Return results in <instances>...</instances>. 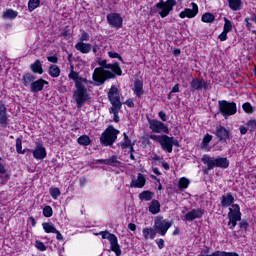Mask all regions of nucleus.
<instances>
[{
	"label": "nucleus",
	"instance_id": "nucleus-31",
	"mask_svg": "<svg viewBox=\"0 0 256 256\" xmlns=\"http://www.w3.org/2000/svg\"><path fill=\"white\" fill-rule=\"evenodd\" d=\"M228 3L232 11H240L242 5L241 0H228Z\"/></svg>",
	"mask_w": 256,
	"mask_h": 256
},
{
	"label": "nucleus",
	"instance_id": "nucleus-26",
	"mask_svg": "<svg viewBox=\"0 0 256 256\" xmlns=\"http://www.w3.org/2000/svg\"><path fill=\"white\" fill-rule=\"evenodd\" d=\"M149 211L152 215H157L161 211V204L157 200H152L149 206Z\"/></svg>",
	"mask_w": 256,
	"mask_h": 256
},
{
	"label": "nucleus",
	"instance_id": "nucleus-48",
	"mask_svg": "<svg viewBox=\"0 0 256 256\" xmlns=\"http://www.w3.org/2000/svg\"><path fill=\"white\" fill-rule=\"evenodd\" d=\"M120 110L121 108H117L116 111L113 110V107L110 108V113H113L115 123H119V115L117 114L119 113Z\"/></svg>",
	"mask_w": 256,
	"mask_h": 256
},
{
	"label": "nucleus",
	"instance_id": "nucleus-29",
	"mask_svg": "<svg viewBox=\"0 0 256 256\" xmlns=\"http://www.w3.org/2000/svg\"><path fill=\"white\" fill-rule=\"evenodd\" d=\"M48 73L51 77H54V79H57V77L61 75V69L57 65H51L49 67Z\"/></svg>",
	"mask_w": 256,
	"mask_h": 256
},
{
	"label": "nucleus",
	"instance_id": "nucleus-30",
	"mask_svg": "<svg viewBox=\"0 0 256 256\" xmlns=\"http://www.w3.org/2000/svg\"><path fill=\"white\" fill-rule=\"evenodd\" d=\"M31 69L33 73H38L39 75H43V65L41 64V61L36 60L35 63L31 65Z\"/></svg>",
	"mask_w": 256,
	"mask_h": 256
},
{
	"label": "nucleus",
	"instance_id": "nucleus-57",
	"mask_svg": "<svg viewBox=\"0 0 256 256\" xmlns=\"http://www.w3.org/2000/svg\"><path fill=\"white\" fill-rule=\"evenodd\" d=\"M222 256H239V254L236 253V252H225V251H222Z\"/></svg>",
	"mask_w": 256,
	"mask_h": 256
},
{
	"label": "nucleus",
	"instance_id": "nucleus-46",
	"mask_svg": "<svg viewBox=\"0 0 256 256\" xmlns=\"http://www.w3.org/2000/svg\"><path fill=\"white\" fill-rule=\"evenodd\" d=\"M44 217H53V208L51 206H45L43 209Z\"/></svg>",
	"mask_w": 256,
	"mask_h": 256
},
{
	"label": "nucleus",
	"instance_id": "nucleus-1",
	"mask_svg": "<svg viewBox=\"0 0 256 256\" xmlns=\"http://www.w3.org/2000/svg\"><path fill=\"white\" fill-rule=\"evenodd\" d=\"M98 65H100V67L95 68L92 76L93 81L97 86L103 85V83L109 79H115V75H123L121 66H119V63L117 62L113 64H107V60L99 58Z\"/></svg>",
	"mask_w": 256,
	"mask_h": 256
},
{
	"label": "nucleus",
	"instance_id": "nucleus-27",
	"mask_svg": "<svg viewBox=\"0 0 256 256\" xmlns=\"http://www.w3.org/2000/svg\"><path fill=\"white\" fill-rule=\"evenodd\" d=\"M235 201V198H233V195L227 194L222 196L221 205L222 207H230V205H233V202Z\"/></svg>",
	"mask_w": 256,
	"mask_h": 256
},
{
	"label": "nucleus",
	"instance_id": "nucleus-8",
	"mask_svg": "<svg viewBox=\"0 0 256 256\" xmlns=\"http://www.w3.org/2000/svg\"><path fill=\"white\" fill-rule=\"evenodd\" d=\"M98 235H101L102 239H108L111 251H113L116 256H121V246L119 245V241L117 240V236H115V234H111L109 231H101L98 233Z\"/></svg>",
	"mask_w": 256,
	"mask_h": 256
},
{
	"label": "nucleus",
	"instance_id": "nucleus-53",
	"mask_svg": "<svg viewBox=\"0 0 256 256\" xmlns=\"http://www.w3.org/2000/svg\"><path fill=\"white\" fill-rule=\"evenodd\" d=\"M47 60H48L50 63H58L59 58H57V56H48V57H47Z\"/></svg>",
	"mask_w": 256,
	"mask_h": 256
},
{
	"label": "nucleus",
	"instance_id": "nucleus-32",
	"mask_svg": "<svg viewBox=\"0 0 256 256\" xmlns=\"http://www.w3.org/2000/svg\"><path fill=\"white\" fill-rule=\"evenodd\" d=\"M140 201H151L153 199V192L146 190L139 194Z\"/></svg>",
	"mask_w": 256,
	"mask_h": 256
},
{
	"label": "nucleus",
	"instance_id": "nucleus-39",
	"mask_svg": "<svg viewBox=\"0 0 256 256\" xmlns=\"http://www.w3.org/2000/svg\"><path fill=\"white\" fill-rule=\"evenodd\" d=\"M124 142L121 143L122 149H128V147H131L133 144H131V139H129V136L127 133H123Z\"/></svg>",
	"mask_w": 256,
	"mask_h": 256
},
{
	"label": "nucleus",
	"instance_id": "nucleus-64",
	"mask_svg": "<svg viewBox=\"0 0 256 256\" xmlns=\"http://www.w3.org/2000/svg\"><path fill=\"white\" fill-rule=\"evenodd\" d=\"M128 228L130 229V231H135V229H137V226L133 223L128 224Z\"/></svg>",
	"mask_w": 256,
	"mask_h": 256
},
{
	"label": "nucleus",
	"instance_id": "nucleus-61",
	"mask_svg": "<svg viewBox=\"0 0 256 256\" xmlns=\"http://www.w3.org/2000/svg\"><path fill=\"white\" fill-rule=\"evenodd\" d=\"M245 23H246L247 29H251V27H253V24L250 23V19L249 18H245Z\"/></svg>",
	"mask_w": 256,
	"mask_h": 256
},
{
	"label": "nucleus",
	"instance_id": "nucleus-20",
	"mask_svg": "<svg viewBox=\"0 0 256 256\" xmlns=\"http://www.w3.org/2000/svg\"><path fill=\"white\" fill-rule=\"evenodd\" d=\"M0 125L7 127L9 125V116L7 115V108L5 104L0 102Z\"/></svg>",
	"mask_w": 256,
	"mask_h": 256
},
{
	"label": "nucleus",
	"instance_id": "nucleus-49",
	"mask_svg": "<svg viewBox=\"0 0 256 256\" xmlns=\"http://www.w3.org/2000/svg\"><path fill=\"white\" fill-rule=\"evenodd\" d=\"M108 55L111 59H119V61H123V57H121L117 52H108Z\"/></svg>",
	"mask_w": 256,
	"mask_h": 256
},
{
	"label": "nucleus",
	"instance_id": "nucleus-41",
	"mask_svg": "<svg viewBox=\"0 0 256 256\" xmlns=\"http://www.w3.org/2000/svg\"><path fill=\"white\" fill-rule=\"evenodd\" d=\"M224 28H223V31L225 33H229L231 31H233V24L230 22L229 19H227L226 17H224Z\"/></svg>",
	"mask_w": 256,
	"mask_h": 256
},
{
	"label": "nucleus",
	"instance_id": "nucleus-54",
	"mask_svg": "<svg viewBox=\"0 0 256 256\" xmlns=\"http://www.w3.org/2000/svg\"><path fill=\"white\" fill-rule=\"evenodd\" d=\"M247 227H249L247 221L243 220L240 222V229H244V231H247Z\"/></svg>",
	"mask_w": 256,
	"mask_h": 256
},
{
	"label": "nucleus",
	"instance_id": "nucleus-59",
	"mask_svg": "<svg viewBox=\"0 0 256 256\" xmlns=\"http://www.w3.org/2000/svg\"><path fill=\"white\" fill-rule=\"evenodd\" d=\"M54 233L56 234V239L58 241H63V235L61 234V232H59V230H56Z\"/></svg>",
	"mask_w": 256,
	"mask_h": 256
},
{
	"label": "nucleus",
	"instance_id": "nucleus-13",
	"mask_svg": "<svg viewBox=\"0 0 256 256\" xmlns=\"http://www.w3.org/2000/svg\"><path fill=\"white\" fill-rule=\"evenodd\" d=\"M106 19L109 26L114 27V29H121L123 27V17L118 13L107 14Z\"/></svg>",
	"mask_w": 256,
	"mask_h": 256
},
{
	"label": "nucleus",
	"instance_id": "nucleus-37",
	"mask_svg": "<svg viewBox=\"0 0 256 256\" xmlns=\"http://www.w3.org/2000/svg\"><path fill=\"white\" fill-rule=\"evenodd\" d=\"M42 227H43L45 233H55V231L57 230L53 224L48 223V222H44L42 224Z\"/></svg>",
	"mask_w": 256,
	"mask_h": 256
},
{
	"label": "nucleus",
	"instance_id": "nucleus-55",
	"mask_svg": "<svg viewBox=\"0 0 256 256\" xmlns=\"http://www.w3.org/2000/svg\"><path fill=\"white\" fill-rule=\"evenodd\" d=\"M156 243H157L159 249H163V247H165V240H163L161 238L158 241H156Z\"/></svg>",
	"mask_w": 256,
	"mask_h": 256
},
{
	"label": "nucleus",
	"instance_id": "nucleus-4",
	"mask_svg": "<svg viewBox=\"0 0 256 256\" xmlns=\"http://www.w3.org/2000/svg\"><path fill=\"white\" fill-rule=\"evenodd\" d=\"M86 85L89 84H78V86H76V90L74 91L73 99L76 101L78 109H81V107H83V105L90 99Z\"/></svg>",
	"mask_w": 256,
	"mask_h": 256
},
{
	"label": "nucleus",
	"instance_id": "nucleus-6",
	"mask_svg": "<svg viewBox=\"0 0 256 256\" xmlns=\"http://www.w3.org/2000/svg\"><path fill=\"white\" fill-rule=\"evenodd\" d=\"M218 109L221 115L227 119L237 113V104L235 102H228L227 100H220L218 102Z\"/></svg>",
	"mask_w": 256,
	"mask_h": 256
},
{
	"label": "nucleus",
	"instance_id": "nucleus-58",
	"mask_svg": "<svg viewBox=\"0 0 256 256\" xmlns=\"http://www.w3.org/2000/svg\"><path fill=\"white\" fill-rule=\"evenodd\" d=\"M158 115H159L161 121H167V114H165V112L160 111Z\"/></svg>",
	"mask_w": 256,
	"mask_h": 256
},
{
	"label": "nucleus",
	"instance_id": "nucleus-25",
	"mask_svg": "<svg viewBox=\"0 0 256 256\" xmlns=\"http://www.w3.org/2000/svg\"><path fill=\"white\" fill-rule=\"evenodd\" d=\"M217 137L220 138V141H225V139H229V131L225 129V127L220 126L216 130Z\"/></svg>",
	"mask_w": 256,
	"mask_h": 256
},
{
	"label": "nucleus",
	"instance_id": "nucleus-11",
	"mask_svg": "<svg viewBox=\"0 0 256 256\" xmlns=\"http://www.w3.org/2000/svg\"><path fill=\"white\" fill-rule=\"evenodd\" d=\"M108 99L113 107V111H117V109H121V95L119 94V89L112 86L108 92Z\"/></svg>",
	"mask_w": 256,
	"mask_h": 256
},
{
	"label": "nucleus",
	"instance_id": "nucleus-36",
	"mask_svg": "<svg viewBox=\"0 0 256 256\" xmlns=\"http://www.w3.org/2000/svg\"><path fill=\"white\" fill-rule=\"evenodd\" d=\"M79 145H83L84 147H87V145H91V138L87 135H82L78 138Z\"/></svg>",
	"mask_w": 256,
	"mask_h": 256
},
{
	"label": "nucleus",
	"instance_id": "nucleus-42",
	"mask_svg": "<svg viewBox=\"0 0 256 256\" xmlns=\"http://www.w3.org/2000/svg\"><path fill=\"white\" fill-rule=\"evenodd\" d=\"M189 179L183 177V178H180L179 182H178V187L179 189H187V187H189Z\"/></svg>",
	"mask_w": 256,
	"mask_h": 256
},
{
	"label": "nucleus",
	"instance_id": "nucleus-35",
	"mask_svg": "<svg viewBox=\"0 0 256 256\" xmlns=\"http://www.w3.org/2000/svg\"><path fill=\"white\" fill-rule=\"evenodd\" d=\"M242 109L248 115H253L255 113V107H253V105H251V103H249V102H245L242 105Z\"/></svg>",
	"mask_w": 256,
	"mask_h": 256
},
{
	"label": "nucleus",
	"instance_id": "nucleus-9",
	"mask_svg": "<svg viewBox=\"0 0 256 256\" xmlns=\"http://www.w3.org/2000/svg\"><path fill=\"white\" fill-rule=\"evenodd\" d=\"M177 5V1L175 0H167L166 2L163 0H160L156 4L157 13H159L160 17L164 19V17H167L171 11H173V7Z\"/></svg>",
	"mask_w": 256,
	"mask_h": 256
},
{
	"label": "nucleus",
	"instance_id": "nucleus-15",
	"mask_svg": "<svg viewBox=\"0 0 256 256\" xmlns=\"http://www.w3.org/2000/svg\"><path fill=\"white\" fill-rule=\"evenodd\" d=\"M28 151L32 153L34 159H37L38 161H41L45 159V157H47V150L45 149V146H43V144L41 143H38L34 150L28 149Z\"/></svg>",
	"mask_w": 256,
	"mask_h": 256
},
{
	"label": "nucleus",
	"instance_id": "nucleus-23",
	"mask_svg": "<svg viewBox=\"0 0 256 256\" xmlns=\"http://www.w3.org/2000/svg\"><path fill=\"white\" fill-rule=\"evenodd\" d=\"M142 234L144 239L147 241V239H155V235H157V231L155 228H143Z\"/></svg>",
	"mask_w": 256,
	"mask_h": 256
},
{
	"label": "nucleus",
	"instance_id": "nucleus-19",
	"mask_svg": "<svg viewBox=\"0 0 256 256\" xmlns=\"http://www.w3.org/2000/svg\"><path fill=\"white\" fill-rule=\"evenodd\" d=\"M146 183L147 178H145V175L138 173L137 179L131 181L130 187L134 189H143Z\"/></svg>",
	"mask_w": 256,
	"mask_h": 256
},
{
	"label": "nucleus",
	"instance_id": "nucleus-51",
	"mask_svg": "<svg viewBox=\"0 0 256 256\" xmlns=\"http://www.w3.org/2000/svg\"><path fill=\"white\" fill-rule=\"evenodd\" d=\"M89 39H90L89 33L83 32L80 37V43H83V41H89Z\"/></svg>",
	"mask_w": 256,
	"mask_h": 256
},
{
	"label": "nucleus",
	"instance_id": "nucleus-44",
	"mask_svg": "<svg viewBox=\"0 0 256 256\" xmlns=\"http://www.w3.org/2000/svg\"><path fill=\"white\" fill-rule=\"evenodd\" d=\"M246 126L248 128V131H250L251 133H253V131H255L256 129V120L255 119H251L246 123Z\"/></svg>",
	"mask_w": 256,
	"mask_h": 256
},
{
	"label": "nucleus",
	"instance_id": "nucleus-52",
	"mask_svg": "<svg viewBox=\"0 0 256 256\" xmlns=\"http://www.w3.org/2000/svg\"><path fill=\"white\" fill-rule=\"evenodd\" d=\"M227 33L223 30V32L218 36V39H220V41H227Z\"/></svg>",
	"mask_w": 256,
	"mask_h": 256
},
{
	"label": "nucleus",
	"instance_id": "nucleus-34",
	"mask_svg": "<svg viewBox=\"0 0 256 256\" xmlns=\"http://www.w3.org/2000/svg\"><path fill=\"white\" fill-rule=\"evenodd\" d=\"M18 13L17 11L13 9H8L3 13V19H15L17 17Z\"/></svg>",
	"mask_w": 256,
	"mask_h": 256
},
{
	"label": "nucleus",
	"instance_id": "nucleus-2",
	"mask_svg": "<svg viewBox=\"0 0 256 256\" xmlns=\"http://www.w3.org/2000/svg\"><path fill=\"white\" fill-rule=\"evenodd\" d=\"M152 141L160 143L161 148L167 153H173V145L179 147V141L175 137H169L167 135H150Z\"/></svg>",
	"mask_w": 256,
	"mask_h": 256
},
{
	"label": "nucleus",
	"instance_id": "nucleus-28",
	"mask_svg": "<svg viewBox=\"0 0 256 256\" xmlns=\"http://www.w3.org/2000/svg\"><path fill=\"white\" fill-rule=\"evenodd\" d=\"M35 81V75L27 73L24 74L22 77V83L25 87H31V84H33Z\"/></svg>",
	"mask_w": 256,
	"mask_h": 256
},
{
	"label": "nucleus",
	"instance_id": "nucleus-56",
	"mask_svg": "<svg viewBox=\"0 0 256 256\" xmlns=\"http://www.w3.org/2000/svg\"><path fill=\"white\" fill-rule=\"evenodd\" d=\"M199 256H222V251H215L210 255H205V254L201 253Z\"/></svg>",
	"mask_w": 256,
	"mask_h": 256
},
{
	"label": "nucleus",
	"instance_id": "nucleus-5",
	"mask_svg": "<svg viewBox=\"0 0 256 256\" xmlns=\"http://www.w3.org/2000/svg\"><path fill=\"white\" fill-rule=\"evenodd\" d=\"M118 135L119 130L115 129L113 126H109L100 137L101 145H104V147H111V145L117 141Z\"/></svg>",
	"mask_w": 256,
	"mask_h": 256
},
{
	"label": "nucleus",
	"instance_id": "nucleus-62",
	"mask_svg": "<svg viewBox=\"0 0 256 256\" xmlns=\"http://www.w3.org/2000/svg\"><path fill=\"white\" fill-rule=\"evenodd\" d=\"M171 93H179V84L174 85L172 90L170 91Z\"/></svg>",
	"mask_w": 256,
	"mask_h": 256
},
{
	"label": "nucleus",
	"instance_id": "nucleus-7",
	"mask_svg": "<svg viewBox=\"0 0 256 256\" xmlns=\"http://www.w3.org/2000/svg\"><path fill=\"white\" fill-rule=\"evenodd\" d=\"M228 226L233 230L237 227V221H241V208L237 204H232L228 213Z\"/></svg>",
	"mask_w": 256,
	"mask_h": 256
},
{
	"label": "nucleus",
	"instance_id": "nucleus-14",
	"mask_svg": "<svg viewBox=\"0 0 256 256\" xmlns=\"http://www.w3.org/2000/svg\"><path fill=\"white\" fill-rule=\"evenodd\" d=\"M190 89L192 93H195V91H201L202 89L207 90L209 89V84L204 79L194 78L190 83Z\"/></svg>",
	"mask_w": 256,
	"mask_h": 256
},
{
	"label": "nucleus",
	"instance_id": "nucleus-3",
	"mask_svg": "<svg viewBox=\"0 0 256 256\" xmlns=\"http://www.w3.org/2000/svg\"><path fill=\"white\" fill-rule=\"evenodd\" d=\"M201 161L204 165H207L209 171H211V169H215V167H220V169H227V167H229V161L227 158L223 157L213 158L205 154L202 156Z\"/></svg>",
	"mask_w": 256,
	"mask_h": 256
},
{
	"label": "nucleus",
	"instance_id": "nucleus-12",
	"mask_svg": "<svg viewBox=\"0 0 256 256\" xmlns=\"http://www.w3.org/2000/svg\"><path fill=\"white\" fill-rule=\"evenodd\" d=\"M149 129L153 132V133H166L169 134V127H167V125H165L163 122L159 121V120H149Z\"/></svg>",
	"mask_w": 256,
	"mask_h": 256
},
{
	"label": "nucleus",
	"instance_id": "nucleus-38",
	"mask_svg": "<svg viewBox=\"0 0 256 256\" xmlns=\"http://www.w3.org/2000/svg\"><path fill=\"white\" fill-rule=\"evenodd\" d=\"M40 3H41L40 0H29V2H28V10L30 11V13L32 11H35V9H37V7H39Z\"/></svg>",
	"mask_w": 256,
	"mask_h": 256
},
{
	"label": "nucleus",
	"instance_id": "nucleus-24",
	"mask_svg": "<svg viewBox=\"0 0 256 256\" xmlns=\"http://www.w3.org/2000/svg\"><path fill=\"white\" fill-rule=\"evenodd\" d=\"M133 91H134L136 97H141V95H143V93H145L143 91V82L141 80L134 81Z\"/></svg>",
	"mask_w": 256,
	"mask_h": 256
},
{
	"label": "nucleus",
	"instance_id": "nucleus-33",
	"mask_svg": "<svg viewBox=\"0 0 256 256\" xmlns=\"http://www.w3.org/2000/svg\"><path fill=\"white\" fill-rule=\"evenodd\" d=\"M201 21L203 23H213V21H215V15L211 14L210 12H206L202 15Z\"/></svg>",
	"mask_w": 256,
	"mask_h": 256
},
{
	"label": "nucleus",
	"instance_id": "nucleus-10",
	"mask_svg": "<svg viewBox=\"0 0 256 256\" xmlns=\"http://www.w3.org/2000/svg\"><path fill=\"white\" fill-rule=\"evenodd\" d=\"M173 226V223L163 219V218H158L154 222V229L158 235H161L162 237H165L167 235V231L171 229Z\"/></svg>",
	"mask_w": 256,
	"mask_h": 256
},
{
	"label": "nucleus",
	"instance_id": "nucleus-47",
	"mask_svg": "<svg viewBox=\"0 0 256 256\" xmlns=\"http://www.w3.org/2000/svg\"><path fill=\"white\" fill-rule=\"evenodd\" d=\"M35 247L39 249V251H47V246L41 241L35 242Z\"/></svg>",
	"mask_w": 256,
	"mask_h": 256
},
{
	"label": "nucleus",
	"instance_id": "nucleus-17",
	"mask_svg": "<svg viewBox=\"0 0 256 256\" xmlns=\"http://www.w3.org/2000/svg\"><path fill=\"white\" fill-rule=\"evenodd\" d=\"M68 77L69 79H72V81H75V87H78V85H89L92 83L85 78H81V76H79V73L75 72L73 65H71V71Z\"/></svg>",
	"mask_w": 256,
	"mask_h": 256
},
{
	"label": "nucleus",
	"instance_id": "nucleus-40",
	"mask_svg": "<svg viewBox=\"0 0 256 256\" xmlns=\"http://www.w3.org/2000/svg\"><path fill=\"white\" fill-rule=\"evenodd\" d=\"M16 151L20 155H24L25 150H23V140L21 138L16 139Z\"/></svg>",
	"mask_w": 256,
	"mask_h": 256
},
{
	"label": "nucleus",
	"instance_id": "nucleus-21",
	"mask_svg": "<svg viewBox=\"0 0 256 256\" xmlns=\"http://www.w3.org/2000/svg\"><path fill=\"white\" fill-rule=\"evenodd\" d=\"M45 85H49V82L43 79H39L34 81L33 84H31L30 89L32 93H39V91H43V87H45Z\"/></svg>",
	"mask_w": 256,
	"mask_h": 256
},
{
	"label": "nucleus",
	"instance_id": "nucleus-18",
	"mask_svg": "<svg viewBox=\"0 0 256 256\" xmlns=\"http://www.w3.org/2000/svg\"><path fill=\"white\" fill-rule=\"evenodd\" d=\"M205 211L203 209H192L190 212L184 215L185 221H195V219H201Z\"/></svg>",
	"mask_w": 256,
	"mask_h": 256
},
{
	"label": "nucleus",
	"instance_id": "nucleus-63",
	"mask_svg": "<svg viewBox=\"0 0 256 256\" xmlns=\"http://www.w3.org/2000/svg\"><path fill=\"white\" fill-rule=\"evenodd\" d=\"M6 172H7V170L5 169V166H3L2 163H0V173H1V175H5Z\"/></svg>",
	"mask_w": 256,
	"mask_h": 256
},
{
	"label": "nucleus",
	"instance_id": "nucleus-50",
	"mask_svg": "<svg viewBox=\"0 0 256 256\" xmlns=\"http://www.w3.org/2000/svg\"><path fill=\"white\" fill-rule=\"evenodd\" d=\"M112 163H119V161H117V156H112L105 160V165H112Z\"/></svg>",
	"mask_w": 256,
	"mask_h": 256
},
{
	"label": "nucleus",
	"instance_id": "nucleus-60",
	"mask_svg": "<svg viewBox=\"0 0 256 256\" xmlns=\"http://www.w3.org/2000/svg\"><path fill=\"white\" fill-rule=\"evenodd\" d=\"M239 129H240L241 135H247V131H248L247 127H245V126H240Z\"/></svg>",
	"mask_w": 256,
	"mask_h": 256
},
{
	"label": "nucleus",
	"instance_id": "nucleus-45",
	"mask_svg": "<svg viewBox=\"0 0 256 256\" xmlns=\"http://www.w3.org/2000/svg\"><path fill=\"white\" fill-rule=\"evenodd\" d=\"M50 195L53 199H57L59 195H61V190H59V188L51 187Z\"/></svg>",
	"mask_w": 256,
	"mask_h": 256
},
{
	"label": "nucleus",
	"instance_id": "nucleus-22",
	"mask_svg": "<svg viewBox=\"0 0 256 256\" xmlns=\"http://www.w3.org/2000/svg\"><path fill=\"white\" fill-rule=\"evenodd\" d=\"M75 49L80 51V53L87 54L91 53L92 46L90 43L78 42L75 45Z\"/></svg>",
	"mask_w": 256,
	"mask_h": 256
},
{
	"label": "nucleus",
	"instance_id": "nucleus-43",
	"mask_svg": "<svg viewBox=\"0 0 256 256\" xmlns=\"http://www.w3.org/2000/svg\"><path fill=\"white\" fill-rule=\"evenodd\" d=\"M212 139L213 136H211L210 134H206L202 140V149L209 147V143H211Z\"/></svg>",
	"mask_w": 256,
	"mask_h": 256
},
{
	"label": "nucleus",
	"instance_id": "nucleus-16",
	"mask_svg": "<svg viewBox=\"0 0 256 256\" xmlns=\"http://www.w3.org/2000/svg\"><path fill=\"white\" fill-rule=\"evenodd\" d=\"M192 9L185 8L184 11H182L179 14L180 19H185V17H188V19H193V17L197 16V13H199V6L195 2L191 3Z\"/></svg>",
	"mask_w": 256,
	"mask_h": 256
}]
</instances>
